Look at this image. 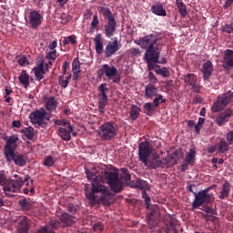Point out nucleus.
<instances>
[{
	"label": "nucleus",
	"instance_id": "nucleus-8",
	"mask_svg": "<svg viewBox=\"0 0 233 233\" xmlns=\"http://www.w3.org/2000/svg\"><path fill=\"white\" fill-rule=\"evenodd\" d=\"M214 187H216V185L200 190L198 193H194L195 199L192 203V208H198V207H203V205H210V203H212L215 198L214 193L209 192Z\"/></svg>",
	"mask_w": 233,
	"mask_h": 233
},
{
	"label": "nucleus",
	"instance_id": "nucleus-34",
	"mask_svg": "<svg viewBox=\"0 0 233 233\" xmlns=\"http://www.w3.org/2000/svg\"><path fill=\"white\" fill-rule=\"evenodd\" d=\"M70 79H72V74H68L67 76H59L58 83L62 88H66Z\"/></svg>",
	"mask_w": 233,
	"mask_h": 233
},
{
	"label": "nucleus",
	"instance_id": "nucleus-2",
	"mask_svg": "<svg viewBox=\"0 0 233 233\" xmlns=\"http://www.w3.org/2000/svg\"><path fill=\"white\" fill-rule=\"evenodd\" d=\"M163 38L157 34H150L139 39L134 40L135 45L141 46L146 50L144 60L147 65V70L150 72L159 65H167V58L162 57L159 60L161 54V40Z\"/></svg>",
	"mask_w": 233,
	"mask_h": 233
},
{
	"label": "nucleus",
	"instance_id": "nucleus-6",
	"mask_svg": "<svg viewBox=\"0 0 233 233\" xmlns=\"http://www.w3.org/2000/svg\"><path fill=\"white\" fill-rule=\"evenodd\" d=\"M23 183V180H14L13 183L10 180V177L5 174V171H0V185L3 187L4 192H5L6 196L9 198H13L15 192H19L21 190V184ZM12 193V194H11Z\"/></svg>",
	"mask_w": 233,
	"mask_h": 233
},
{
	"label": "nucleus",
	"instance_id": "nucleus-33",
	"mask_svg": "<svg viewBox=\"0 0 233 233\" xmlns=\"http://www.w3.org/2000/svg\"><path fill=\"white\" fill-rule=\"evenodd\" d=\"M178 12L182 17H187L188 15V11H187V5L183 3V0H176Z\"/></svg>",
	"mask_w": 233,
	"mask_h": 233
},
{
	"label": "nucleus",
	"instance_id": "nucleus-3",
	"mask_svg": "<svg viewBox=\"0 0 233 233\" xmlns=\"http://www.w3.org/2000/svg\"><path fill=\"white\" fill-rule=\"evenodd\" d=\"M142 198L145 199V203L147 208V221L149 228H156L159 225V218H161V209L157 205H150V197L147 194V191L142 193Z\"/></svg>",
	"mask_w": 233,
	"mask_h": 233
},
{
	"label": "nucleus",
	"instance_id": "nucleus-42",
	"mask_svg": "<svg viewBox=\"0 0 233 233\" xmlns=\"http://www.w3.org/2000/svg\"><path fill=\"white\" fill-rule=\"evenodd\" d=\"M135 187L137 188H141L143 190L148 188V182L143 180V179H137L136 182H135Z\"/></svg>",
	"mask_w": 233,
	"mask_h": 233
},
{
	"label": "nucleus",
	"instance_id": "nucleus-10",
	"mask_svg": "<svg viewBox=\"0 0 233 233\" xmlns=\"http://www.w3.org/2000/svg\"><path fill=\"white\" fill-rule=\"evenodd\" d=\"M153 147L148 141L141 142L138 146V157L145 165H148V156L152 154Z\"/></svg>",
	"mask_w": 233,
	"mask_h": 233
},
{
	"label": "nucleus",
	"instance_id": "nucleus-18",
	"mask_svg": "<svg viewBox=\"0 0 233 233\" xmlns=\"http://www.w3.org/2000/svg\"><path fill=\"white\" fill-rule=\"evenodd\" d=\"M61 227V222L57 219H52L48 222L46 227L39 229V233H56L54 230H57Z\"/></svg>",
	"mask_w": 233,
	"mask_h": 233
},
{
	"label": "nucleus",
	"instance_id": "nucleus-5",
	"mask_svg": "<svg viewBox=\"0 0 233 233\" xmlns=\"http://www.w3.org/2000/svg\"><path fill=\"white\" fill-rule=\"evenodd\" d=\"M99 14L107 20L104 25V34L106 37H112L116 34V28H117V22L110 11V8L105 6H98L97 8Z\"/></svg>",
	"mask_w": 233,
	"mask_h": 233
},
{
	"label": "nucleus",
	"instance_id": "nucleus-11",
	"mask_svg": "<svg viewBox=\"0 0 233 233\" xmlns=\"http://www.w3.org/2000/svg\"><path fill=\"white\" fill-rule=\"evenodd\" d=\"M33 117H31V123L33 125H37L38 127H42V128H45L46 127V121H50L49 117H46L48 116V113L45 110H36L35 112H33L32 115Z\"/></svg>",
	"mask_w": 233,
	"mask_h": 233
},
{
	"label": "nucleus",
	"instance_id": "nucleus-41",
	"mask_svg": "<svg viewBox=\"0 0 233 233\" xmlns=\"http://www.w3.org/2000/svg\"><path fill=\"white\" fill-rule=\"evenodd\" d=\"M56 157L52 156H47L45 157L43 165L44 167H46L47 168H50L53 165H56Z\"/></svg>",
	"mask_w": 233,
	"mask_h": 233
},
{
	"label": "nucleus",
	"instance_id": "nucleus-29",
	"mask_svg": "<svg viewBox=\"0 0 233 233\" xmlns=\"http://www.w3.org/2000/svg\"><path fill=\"white\" fill-rule=\"evenodd\" d=\"M56 108H57V100H56V97L54 96L49 97L46 102V109L48 112H55Z\"/></svg>",
	"mask_w": 233,
	"mask_h": 233
},
{
	"label": "nucleus",
	"instance_id": "nucleus-38",
	"mask_svg": "<svg viewBox=\"0 0 233 233\" xmlns=\"http://www.w3.org/2000/svg\"><path fill=\"white\" fill-rule=\"evenodd\" d=\"M72 72L73 74L81 73V62H79V57H76L72 62Z\"/></svg>",
	"mask_w": 233,
	"mask_h": 233
},
{
	"label": "nucleus",
	"instance_id": "nucleus-56",
	"mask_svg": "<svg viewBox=\"0 0 233 233\" xmlns=\"http://www.w3.org/2000/svg\"><path fill=\"white\" fill-rule=\"evenodd\" d=\"M55 124L58 125V127H65L66 128V127H68V125H70V123L66 122V120H61V119L55 120Z\"/></svg>",
	"mask_w": 233,
	"mask_h": 233
},
{
	"label": "nucleus",
	"instance_id": "nucleus-24",
	"mask_svg": "<svg viewBox=\"0 0 233 233\" xmlns=\"http://www.w3.org/2000/svg\"><path fill=\"white\" fill-rule=\"evenodd\" d=\"M60 221L63 223L64 227H72V225L76 223V221H74V216H71L66 212L61 214Z\"/></svg>",
	"mask_w": 233,
	"mask_h": 233
},
{
	"label": "nucleus",
	"instance_id": "nucleus-31",
	"mask_svg": "<svg viewBox=\"0 0 233 233\" xmlns=\"http://www.w3.org/2000/svg\"><path fill=\"white\" fill-rule=\"evenodd\" d=\"M141 114V108L136 105H132L130 108V118L136 121Z\"/></svg>",
	"mask_w": 233,
	"mask_h": 233
},
{
	"label": "nucleus",
	"instance_id": "nucleus-47",
	"mask_svg": "<svg viewBox=\"0 0 233 233\" xmlns=\"http://www.w3.org/2000/svg\"><path fill=\"white\" fill-rule=\"evenodd\" d=\"M121 172H122V179H124L126 181V183H128V181H130L131 179V176H130V173H128V169L127 168H122L121 169Z\"/></svg>",
	"mask_w": 233,
	"mask_h": 233
},
{
	"label": "nucleus",
	"instance_id": "nucleus-39",
	"mask_svg": "<svg viewBox=\"0 0 233 233\" xmlns=\"http://www.w3.org/2000/svg\"><path fill=\"white\" fill-rule=\"evenodd\" d=\"M187 163L194 165V161H196V150L189 149V153L186 155L185 160Z\"/></svg>",
	"mask_w": 233,
	"mask_h": 233
},
{
	"label": "nucleus",
	"instance_id": "nucleus-54",
	"mask_svg": "<svg viewBox=\"0 0 233 233\" xmlns=\"http://www.w3.org/2000/svg\"><path fill=\"white\" fill-rule=\"evenodd\" d=\"M148 79H149V85H156L157 83V78L156 77V75H154L152 72L148 73Z\"/></svg>",
	"mask_w": 233,
	"mask_h": 233
},
{
	"label": "nucleus",
	"instance_id": "nucleus-26",
	"mask_svg": "<svg viewBox=\"0 0 233 233\" xmlns=\"http://www.w3.org/2000/svg\"><path fill=\"white\" fill-rule=\"evenodd\" d=\"M108 105V96L98 95V110L101 114H105V106Z\"/></svg>",
	"mask_w": 233,
	"mask_h": 233
},
{
	"label": "nucleus",
	"instance_id": "nucleus-46",
	"mask_svg": "<svg viewBox=\"0 0 233 233\" xmlns=\"http://www.w3.org/2000/svg\"><path fill=\"white\" fill-rule=\"evenodd\" d=\"M18 205L21 207L22 210H30V203L26 198L19 200Z\"/></svg>",
	"mask_w": 233,
	"mask_h": 233
},
{
	"label": "nucleus",
	"instance_id": "nucleus-61",
	"mask_svg": "<svg viewBox=\"0 0 233 233\" xmlns=\"http://www.w3.org/2000/svg\"><path fill=\"white\" fill-rule=\"evenodd\" d=\"M49 50L54 51L56 48H57V41L54 40L51 42L48 46Z\"/></svg>",
	"mask_w": 233,
	"mask_h": 233
},
{
	"label": "nucleus",
	"instance_id": "nucleus-50",
	"mask_svg": "<svg viewBox=\"0 0 233 233\" xmlns=\"http://www.w3.org/2000/svg\"><path fill=\"white\" fill-rule=\"evenodd\" d=\"M128 52L131 57H137V56H141V51H139V48L132 47L128 50Z\"/></svg>",
	"mask_w": 233,
	"mask_h": 233
},
{
	"label": "nucleus",
	"instance_id": "nucleus-52",
	"mask_svg": "<svg viewBox=\"0 0 233 233\" xmlns=\"http://www.w3.org/2000/svg\"><path fill=\"white\" fill-rule=\"evenodd\" d=\"M97 25H99V17L97 15H94L93 20L91 22V29L95 30V28H97Z\"/></svg>",
	"mask_w": 233,
	"mask_h": 233
},
{
	"label": "nucleus",
	"instance_id": "nucleus-25",
	"mask_svg": "<svg viewBox=\"0 0 233 233\" xmlns=\"http://www.w3.org/2000/svg\"><path fill=\"white\" fill-rule=\"evenodd\" d=\"M28 230H30L28 218L23 217L18 225V233H28Z\"/></svg>",
	"mask_w": 233,
	"mask_h": 233
},
{
	"label": "nucleus",
	"instance_id": "nucleus-16",
	"mask_svg": "<svg viewBox=\"0 0 233 233\" xmlns=\"http://www.w3.org/2000/svg\"><path fill=\"white\" fill-rule=\"evenodd\" d=\"M17 141H19V137L17 135L11 136L5 144V154H12L17 148Z\"/></svg>",
	"mask_w": 233,
	"mask_h": 233
},
{
	"label": "nucleus",
	"instance_id": "nucleus-7",
	"mask_svg": "<svg viewBox=\"0 0 233 233\" xmlns=\"http://www.w3.org/2000/svg\"><path fill=\"white\" fill-rule=\"evenodd\" d=\"M119 134V126L115 122H106L98 127V136L102 141H112Z\"/></svg>",
	"mask_w": 233,
	"mask_h": 233
},
{
	"label": "nucleus",
	"instance_id": "nucleus-62",
	"mask_svg": "<svg viewBox=\"0 0 233 233\" xmlns=\"http://www.w3.org/2000/svg\"><path fill=\"white\" fill-rule=\"evenodd\" d=\"M193 103H194V105H199V104L203 103V97L198 96H195L193 99Z\"/></svg>",
	"mask_w": 233,
	"mask_h": 233
},
{
	"label": "nucleus",
	"instance_id": "nucleus-63",
	"mask_svg": "<svg viewBox=\"0 0 233 233\" xmlns=\"http://www.w3.org/2000/svg\"><path fill=\"white\" fill-rule=\"evenodd\" d=\"M233 5V0H226L223 8H225V10H227V8H230V6H232Z\"/></svg>",
	"mask_w": 233,
	"mask_h": 233
},
{
	"label": "nucleus",
	"instance_id": "nucleus-15",
	"mask_svg": "<svg viewBox=\"0 0 233 233\" xmlns=\"http://www.w3.org/2000/svg\"><path fill=\"white\" fill-rule=\"evenodd\" d=\"M43 23V15L37 11H32L30 13V26L34 30H37Z\"/></svg>",
	"mask_w": 233,
	"mask_h": 233
},
{
	"label": "nucleus",
	"instance_id": "nucleus-14",
	"mask_svg": "<svg viewBox=\"0 0 233 233\" xmlns=\"http://www.w3.org/2000/svg\"><path fill=\"white\" fill-rule=\"evenodd\" d=\"M222 67L225 70H230V68H233V50L232 49H227L224 51Z\"/></svg>",
	"mask_w": 233,
	"mask_h": 233
},
{
	"label": "nucleus",
	"instance_id": "nucleus-64",
	"mask_svg": "<svg viewBox=\"0 0 233 233\" xmlns=\"http://www.w3.org/2000/svg\"><path fill=\"white\" fill-rule=\"evenodd\" d=\"M94 228H95V230H103V228H105V227L103 226V224L101 222H98L94 225Z\"/></svg>",
	"mask_w": 233,
	"mask_h": 233
},
{
	"label": "nucleus",
	"instance_id": "nucleus-32",
	"mask_svg": "<svg viewBox=\"0 0 233 233\" xmlns=\"http://www.w3.org/2000/svg\"><path fill=\"white\" fill-rule=\"evenodd\" d=\"M183 79L186 85H189V86H194L196 83H198V77L194 74H187L183 76Z\"/></svg>",
	"mask_w": 233,
	"mask_h": 233
},
{
	"label": "nucleus",
	"instance_id": "nucleus-4",
	"mask_svg": "<svg viewBox=\"0 0 233 233\" xmlns=\"http://www.w3.org/2000/svg\"><path fill=\"white\" fill-rule=\"evenodd\" d=\"M105 76L116 85L121 83V75L117 72V67L115 66L104 64L99 67L96 71V81H106V78H104Z\"/></svg>",
	"mask_w": 233,
	"mask_h": 233
},
{
	"label": "nucleus",
	"instance_id": "nucleus-49",
	"mask_svg": "<svg viewBox=\"0 0 233 233\" xmlns=\"http://www.w3.org/2000/svg\"><path fill=\"white\" fill-rule=\"evenodd\" d=\"M168 218L169 223L167 224V228L171 230H176V218H174V217L172 216H169Z\"/></svg>",
	"mask_w": 233,
	"mask_h": 233
},
{
	"label": "nucleus",
	"instance_id": "nucleus-53",
	"mask_svg": "<svg viewBox=\"0 0 233 233\" xmlns=\"http://www.w3.org/2000/svg\"><path fill=\"white\" fill-rule=\"evenodd\" d=\"M46 57L48 59H51L52 61H56V59H57V51L56 50H53L47 53Z\"/></svg>",
	"mask_w": 233,
	"mask_h": 233
},
{
	"label": "nucleus",
	"instance_id": "nucleus-13",
	"mask_svg": "<svg viewBox=\"0 0 233 233\" xmlns=\"http://www.w3.org/2000/svg\"><path fill=\"white\" fill-rule=\"evenodd\" d=\"M5 156L7 161H14L17 167H25L26 165V159L24 155H21V153L11 151V153H5Z\"/></svg>",
	"mask_w": 233,
	"mask_h": 233
},
{
	"label": "nucleus",
	"instance_id": "nucleus-37",
	"mask_svg": "<svg viewBox=\"0 0 233 233\" xmlns=\"http://www.w3.org/2000/svg\"><path fill=\"white\" fill-rule=\"evenodd\" d=\"M21 137L25 143L30 144V127H24L20 130Z\"/></svg>",
	"mask_w": 233,
	"mask_h": 233
},
{
	"label": "nucleus",
	"instance_id": "nucleus-23",
	"mask_svg": "<svg viewBox=\"0 0 233 233\" xmlns=\"http://www.w3.org/2000/svg\"><path fill=\"white\" fill-rule=\"evenodd\" d=\"M157 87L152 84H148L145 86V96L147 99H152L157 96Z\"/></svg>",
	"mask_w": 233,
	"mask_h": 233
},
{
	"label": "nucleus",
	"instance_id": "nucleus-44",
	"mask_svg": "<svg viewBox=\"0 0 233 233\" xmlns=\"http://www.w3.org/2000/svg\"><path fill=\"white\" fill-rule=\"evenodd\" d=\"M227 150H228V143L225 140H221L218 144V152H220V154H225Z\"/></svg>",
	"mask_w": 233,
	"mask_h": 233
},
{
	"label": "nucleus",
	"instance_id": "nucleus-28",
	"mask_svg": "<svg viewBox=\"0 0 233 233\" xmlns=\"http://www.w3.org/2000/svg\"><path fill=\"white\" fill-rule=\"evenodd\" d=\"M94 41L96 54H98V56H101V54H105L103 41H101V35H96V36L94 38Z\"/></svg>",
	"mask_w": 233,
	"mask_h": 233
},
{
	"label": "nucleus",
	"instance_id": "nucleus-12",
	"mask_svg": "<svg viewBox=\"0 0 233 233\" xmlns=\"http://www.w3.org/2000/svg\"><path fill=\"white\" fill-rule=\"evenodd\" d=\"M121 50V46L119 45V40L117 37H114L112 41H108L105 49H104V56L105 57H112V56H116V53Z\"/></svg>",
	"mask_w": 233,
	"mask_h": 233
},
{
	"label": "nucleus",
	"instance_id": "nucleus-36",
	"mask_svg": "<svg viewBox=\"0 0 233 233\" xmlns=\"http://www.w3.org/2000/svg\"><path fill=\"white\" fill-rule=\"evenodd\" d=\"M154 70L158 76L162 77H168L170 76V71L167 67H161L160 66H155Z\"/></svg>",
	"mask_w": 233,
	"mask_h": 233
},
{
	"label": "nucleus",
	"instance_id": "nucleus-1",
	"mask_svg": "<svg viewBox=\"0 0 233 233\" xmlns=\"http://www.w3.org/2000/svg\"><path fill=\"white\" fill-rule=\"evenodd\" d=\"M86 176L91 181V185L85 186L86 198L91 205H96L97 201H101L104 205H110L112 193L104 183H107L110 190L116 194L122 192L125 187V183L119 179V171L116 167L100 164L91 169L86 168Z\"/></svg>",
	"mask_w": 233,
	"mask_h": 233
},
{
	"label": "nucleus",
	"instance_id": "nucleus-40",
	"mask_svg": "<svg viewBox=\"0 0 233 233\" xmlns=\"http://www.w3.org/2000/svg\"><path fill=\"white\" fill-rule=\"evenodd\" d=\"M77 37L75 35L66 36L63 40L64 46H66V45H77Z\"/></svg>",
	"mask_w": 233,
	"mask_h": 233
},
{
	"label": "nucleus",
	"instance_id": "nucleus-22",
	"mask_svg": "<svg viewBox=\"0 0 233 233\" xmlns=\"http://www.w3.org/2000/svg\"><path fill=\"white\" fill-rule=\"evenodd\" d=\"M70 132H72V125H68L66 128L58 127V135L63 141H70V139H72Z\"/></svg>",
	"mask_w": 233,
	"mask_h": 233
},
{
	"label": "nucleus",
	"instance_id": "nucleus-59",
	"mask_svg": "<svg viewBox=\"0 0 233 233\" xmlns=\"http://www.w3.org/2000/svg\"><path fill=\"white\" fill-rule=\"evenodd\" d=\"M68 212H70L71 214H76V212H77V208H76V206H74L73 203L68 205L67 208Z\"/></svg>",
	"mask_w": 233,
	"mask_h": 233
},
{
	"label": "nucleus",
	"instance_id": "nucleus-51",
	"mask_svg": "<svg viewBox=\"0 0 233 233\" xmlns=\"http://www.w3.org/2000/svg\"><path fill=\"white\" fill-rule=\"evenodd\" d=\"M201 210H203V212H207V214H211L212 216H217V212L214 210V208H212L211 207L208 206H203Z\"/></svg>",
	"mask_w": 233,
	"mask_h": 233
},
{
	"label": "nucleus",
	"instance_id": "nucleus-48",
	"mask_svg": "<svg viewBox=\"0 0 233 233\" xmlns=\"http://www.w3.org/2000/svg\"><path fill=\"white\" fill-rule=\"evenodd\" d=\"M14 179H10L11 183H14V181H19V179H21L22 183L20 184V188L23 187V185H25V183L28 185V178L23 179V177H19L17 174L14 175Z\"/></svg>",
	"mask_w": 233,
	"mask_h": 233
},
{
	"label": "nucleus",
	"instance_id": "nucleus-43",
	"mask_svg": "<svg viewBox=\"0 0 233 233\" xmlns=\"http://www.w3.org/2000/svg\"><path fill=\"white\" fill-rule=\"evenodd\" d=\"M98 96H106V92H108V87L106 86V83H102L97 87Z\"/></svg>",
	"mask_w": 233,
	"mask_h": 233
},
{
	"label": "nucleus",
	"instance_id": "nucleus-9",
	"mask_svg": "<svg viewBox=\"0 0 233 233\" xmlns=\"http://www.w3.org/2000/svg\"><path fill=\"white\" fill-rule=\"evenodd\" d=\"M232 101L233 92L229 90L227 93L218 96L217 101L211 106V112L214 114L221 112V110L225 109L226 106H228V104L232 103Z\"/></svg>",
	"mask_w": 233,
	"mask_h": 233
},
{
	"label": "nucleus",
	"instance_id": "nucleus-58",
	"mask_svg": "<svg viewBox=\"0 0 233 233\" xmlns=\"http://www.w3.org/2000/svg\"><path fill=\"white\" fill-rule=\"evenodd\" d=\"M226 139L229 145H233V130L227 133Z\"/></svg>",
	"mask_w": 233,
	"mask_h": 233
},
{
	"label": "nucleus",
	"instance_id": "nucleus-57",
	"mask_svg": "<svg viewBox=\"0 0 233 233\" xmlns=\"http://www.w3.org/2000/svg\"><path fill=\"white\" fill-rule=\"evenodd\" d=\"M18 65L21 66H26V65H29L28 59H26V56H22L18 59Z\"/></svg>",
	"mask_w": 233,
	"mask_h": 233
},
{
	"label": "nucleus",
	"instance_id": "nucleus-21",
	"mask_svg": "<svg viewBox=\"0 0 233 233\" xmlns=\"http://www.w3.org/2000/svg\"><path fill=\"white\" fill-rule=\"evenodd\" d=\"M150 11L154 15H158L159 17L167 16V10L161 3H155L151 5Z\"/></svg>",
	"mask_w": 233,
	"mask_h": 233
},
{
	"label": "nucleus",
	"instance_id": "nucleus-27",
	"mask_svg": "<svg viewBox=\"0 0 233 233\" xmlns=\"http://www.w3.org/2000/svg\"><path fill=\"white\" fill-rule=\"evenodd\" d=\"M230 196V183L226 181L222 185V189L220 191V195L218 196L219 199H227Z\"/></svg>",
	"mask_w": 233,
	"mask_h": 233
},
{
	"label": "nucleus",
	"instance_id": "nucleus-19",
	"mask_svg": "<svg viewBox=\"0 0 233 233\" xmlns=\"http://www.w3.org/2000/svg\"><path fill=\"white\" fill-rule=\"evenodd\" d=\"M33 72L36 77V81L45 79V74H46V71L45 70V62L43 60L37 62L35 66L33 68Z\"/></svg>",
	"mask_w": 233,
	"mask_h": 233
},
{
	"label": "nucleus",
	"instance_id": "nucleus-17",
	"mask_svg": "<svg viewBox=\"0 0 233 233\" xmlns=\"http://www.w3.org/2000/svg\"><path fill=\"white\" fill-rule=\"evenodd\" d=\"M232 116V110L230 108L219 113L217 116L216 123L218 127H223L230 119Z\"/></svg>",
	"mask_w": 233,
	"mask_h": 233
},
{
	"label": "nucleus",
	"instance_id": "nucleus-60",
	"mask_svg": "<svg viewBox=\"0 0 233 233\" xmlns=\"http://www.w3.org/2000/svg\"><path fill=\"white\" fill-rule=\"evenodd\" d=\"M187 190L189 192H191L193 195L194 194H198V189H196V185L195 184H191L187 187Z\"/></svg>",
	"mask_w": 233,
	"mask_h": 233
},
{
	"label": "nucleus",
	"instance_id": "nucleus-20",
	"mask_svg": "<svg viewBox=\"0 0 233 233\" xmlns=\"http://www.w3.org/2000/svg\"><path fill=\"white\" fill-rule=\"evenodd\" d=\"M203 79L207 81V79H210V76H212V72H214V65L211 61H207L203 64L202 70Z\"/></svg>",
	"mask_w": 233,
	"mask_h": 233
},
{
	"label": "nucleus",
	"instance_id": "nucleus-30",
	"mask_svg": "<svg viewBox=\"0 0 233 233\" xmlns=\"http://www.w3.org/2000/svg\"><path fill=\"white\" fill-rule=\"evenodd\" d=\"M18 80L20 81L21 85H23V86L28 88V85H30V75H28L25 70H23L18 76Z\"/></svg>",
	"mask_w": 233,
	"mask_h": 233
},
{
	"label": "nucleus",
	"instance_id": "nucleus-35",
	"mask_svg": "<svg viewBox=\"0 0 233 233\" xmlns=\"http://www.w3.org/2000/svg\"><path fill=\"white\" fill-rule=\"evenodd\" d=\"M143 108L147 116H152L156 112V106L152 102L145 103Z\"/></svg>",
	"mask_w": 233,
	"mask_h": 233
},
{
	"label": "nucleus",
	"instance_id": "nucleus-55",
	"mask_svg": "<svg viewBox=\"0 0 233 233\" xmlns=\"http://www.w3.org/2000/svg\"><path fill=\"white\" fill-rule=\"evenodd\" d=\"M222 31L226 32V34H233L232 24H226Z\"/></svg>",
	"mask_w": 233,
	"mask_h": 233
},
{
	"label": "nucleus",
	"instance_id": "nucleus-45",
	"mask_svg": "<svg viewBox=\"0 0 233 233\" xmlns=\"http://www.w3.org/2000/svg\"><path fill=\"white\" fill-rule=\"evenodd\" d=\"M161 103H167V99L163 98V95H159L153 100V106H155V108H157V106H159Z\"/></svg>",
	"mask_w": 233,
	"mask_h": 233
}]
</instances>
